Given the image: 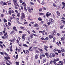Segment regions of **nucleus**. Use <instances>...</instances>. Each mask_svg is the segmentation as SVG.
Segmentation results:
<instances>
[{
    "instance_id": "obj_1",
    "label": "nucleus",
    "mask_w": 65,
    "mask_h": 65,
    "mask_svg": "<svg viewBox=\"0 0 65 65\" xmlns=\"http://www.w3.org/2000/svg\"><path fill=\"white\" fill-rule=\"evenodd\" d=\"M13 2L14 4V5L15 6H18V7H19V5L17 3V0H13Z\"/></svg>"
},
{
    "instance_id": "obj_2",
    "label": "nucleus",
    "mask_w": 65,
    "mask_h": 65,
    "mask_svg": "<svg viewBox=\"0 0 65 65\" xmlns=\"http://www.w3.org/2000/svg\"><path fill=\"white\" fill-rule=\"evenodd\" d=\"M55 57V54L54 53H51L50 54L49 57L50 58H52L53 57Z\"/></svg>"
},
{
    "instance_id": "obj_3",
    "label": "nucleus",
    "mask_w": 65,
    "mask_h": 65,
    "mask_svg": "<svg viewBox=\"0 0 65 65\" xmlns=\"http://www.w3.org/2000/svg\"><path fill=\"white\" fill-rule=\"evenodd\" d=\"M25 15L24 13L23 12H22L21 13V19L22 20H23V19H24V18H25Z\"/></svg>"
},
{
    "instance_id": "obj_4",
    "label": "nucleus",
    "mask_w": 65,
    "mask_h": 65,
    "mask_svg": "<svg viewBox=\"0 0 65 65\" xmlns=\"http://www.w3.org/2000/svg\"><path fill=\"white\" fill-rule=\"evenodd\" d=\"M3 27H7L8 30L9 29V26L7 25V23H5V24H4Z\"/></svg>"
},
{
    "instance_id": "obj_5",
    "label": "nucleus",
    "mask_w": 65,
    "mask_h": 65,
    "mask_svg": "<svg viewBox=\"0 0 65 65\" xmlns=\"http://www.w3.org/2000/svg\"><path fill=\"white\" fill-rule=\"evenodd\" d=\"M49 22L51 23V24H52L53 23H54V20L52 18H50V20H49Z\"/></svg>"
},
{
    "instance_id": "obj_6",
    "label": "nucleus",
    "mask_w": 65,
    "mask_h": 65,
    "mask_svg": "<svg viewBox=\"0 0 65 65\" xmlns=\"http://www.w3.org/2000/svg\"><path fill=\"white\" fill-rule=\"evenodd\" d=\"M44 49L45 51H48V50L47 49L48 48V46H46V45H44Z\"/></svg>"
},
{
    "instance_id": "obj_7",
    "label": "nucleus",
    "mask_w": 65,
    "mask_h": 65,
    "mask_svg": "<svg viewBox=\"0 0 65 65\" xmlns=\"http://www.w3.org/2000/svg\"><path fill=\"white\" fill-rule=\"evenodd\" d=\"M52 35H53V36H55L56 35V31L55 30H54L52 32Z\"/></svg>"
},
{
    "instance_id": "obj_8",
    "label": "nucleus",
    "mask_w": 65,
    "mask_h": 65,
    "mask_svg": "<svg viewBox=\"0 0 65 65\" xmlns=\"http://www.w3.org/2000/svg\"><path fill=\"white\" fill-rule=\"evenodd\" d=\"M51 15V13L47 12L46 13V16L47 17H48L49 16Z\"/></svg>"
},
{
    "instance_id": "obj_9",
    "label": "nucleus",
    "mask_w": 65,
    "mask_h": 65,
    "mask_svg": "<svg viewBox=\"0 0 65 65\" xmlns=\"http://www.w3.org/2000/svg\"><path fill=\"white\" fill-rule=\"evenodd\" d=\"M49 37L50 38V39H52V38H53L54 36H53L52 34L50 35L49 36Z\"/></svg>"
},
{
    "instance_id": "obj_10",
    "label": "nucleus",
    "mask_w": 65,
    "mask_h": 65,
    "mask_svg": "<svg viewBox=\"0 0 65 65\" xmlns=\"http://www.w3.org/2000/svg\"><path fill=\"white\" fill-rule=\"evenodd\" d=\"M47 57V58H49V54L47 53H46L44 54Z\"/></svg>"
},
{
    "instance_id": "obj_11",
    "label": "nucleus",
    "mask_w": 65,
    "mask_h": 65,
    "mask_svg": "<svg viewBox=\"0 0 65 65\" xmlns=\"http://www.w3.org/2000/svg\"><path fill=\"white\" fill-rule=\"evenodd\" d=\"M26 34H23L22 36V39H24V40H25V36H26Z\"/></svg>"
},
{
    "instance_id": "obj_12",
    "label": "nucleus",
    "mask_w": 65,
    "mask_h": 65,
    "mask_svg": "<svg viewBox=\"0 0 65 65\" xmlns=\"http://www.w3.org/2000/svg\"><path fill=\"white\" fill-rule=\"evenodd\" d=\"M27 10L28 11H29V12L31 13V12H32V11H31V9H30V7H28L27 8Z\"/></svg>"
},
{
    "instance_id": "obj_13",
    "label": "nucleus",
    "mask_w": 65,
    "mask_h": 65,
    "mask_svg": "<svg viewBox=\"0 0 65 65\" xmlns=\"http://www.w3.org/2000/svg\"><path fill=\"white\" fill-rule=\"evenodd\" d=\"M39 55L38 54H37L36 55H35V59H37L38 58V56Z\"/></svg>"
},
{
    "instance_id": "obj_14",
    "label": "nucleus",
    "mask_w": 65,
    "mask_h": 65,
    "mask_svg": "<svg viewBox=\"0 0 65 65\" xmlns=\"http://www.w3.org/2000/svg\"><path fill=\"white\" fill-rule=\"evenodd\" d=\"M38 24L37 23H35V24H34V27H36V28L37 27H38Z\"/></svg>"
},
{
    "instance_id": "obj_15",
    "label": "nucleus",
    "mask_w": 65,
    "mask_h": 65,
    "mask_svg": "<svg viewBox=\"0 0 65 65\" xmlns=\"http://www.w3.org/2000/svg\"><path fill=\"white\" fill-rule=\"evenodd\" d=\"M60 61V59L59 58H56L54 59V61L55 62H57V61Z\"/></svg>"
},
{
    "instance_id": "obj_16",
    "label": "nucleus",
    "mask_w": 65,
    "mask_h": 65,
    "mask_svg": "<svg viewBox=\"0 0 65 65\" xmlns=\"http://www.w3.org/2000/svg\"><path fill=\"white\" fill-rule=\"evenodd\" d=\"M13 30L15 31H17V28H16V27H15V26H14L13 27Z\"/></svg>"
},
{
    "instance_id": "obj_17",
    "label": "nucleus",
    "mask_w": 65,
    "mask_h": 65,
    "mask_svg": "<svg viewBox=\"0 0 65 65\" xmlns=\"http://www.w3.org/2000/svg\"><path fill=\"white\" fill-rule=\"evenodd\" d=\"M4 5H7V4L5 2H3V4H2V6H3Z\"/></svg>"
},
{
    "instance_id": "obj_18",
    "label": "nucleus",
    "mask_w": 65,
    "mask_h": 65,
    "mask_svg": "<svg viewBox=\"0 0 65 65\" xmlns=\"http://www.w3.org/2000/svg\"><path fill=\"white\" fill-rule=\"evenodd\" d=\"M6 35H7V32H6L5 34H4V36L6 38L7 37V36H6Z\"/></svg>"
},
{
    "instance_id": "obj_19",
    "label": "nucleus",
    "mask_w": 65,
    "mask_h": 65,
    "mask_svg": "<svg viewBox=\"0 0 65 65\" xmlns=\"http://www.w3.org/2000/svg\"><path fill=\"white\" fill-rule=\"evenodd\" d=\"M64 39H65V37L64 36H63V37H62L61 38V41H63Z\"/></svg>"
},
{
    "instance_id": "obj_20",
    "label": "nucleus",
    "mask_w": 65,
    "mask_h": 65,
    "mask_svg": "<svg viewBox=\"0 0 65 65\" xmlns=\"http://www.w3.org/2000/svg\"><path fill=\"white\" fill-rule=\"evenodd\" d=\"M28 19L30 21H32V19H30L31 18V16H30L29 15L28 16Z\"/></svg>"
},
{
    "instance_id": "obj_21",
    "label": "nucleus",
    "mask_w": 65,
    "mask_h": 65,
    "mask_svg": "<svg viewBox=\"0 0 65 65\" xmlns=\"http://www.w3.org/2000/svg\"><path fill=\"white\" fill-rule=\"evenodd\" d=\"M27 55H29V51L27 50H26L25 51Z\"/></svg>"
},
{
    "instance_id": "obj_22",
    "label": "nucleus",
    "mask_w": 65,
    "mask_h": 65,
    "mask_svg": "<svg viewBox=\"0 0 65 65\" xmlns=\"http://www.w3.org/2000/svg\"><path fill=\"white\" fill-rule=\"evenodd\" d=\"M45 31L44 30H43L42 31V35H45V34H44V33H45Z\"/></svg>"
},
{
    "instance_id": "obj_23",
    "label": "nucleus",
    "mask_w": 65,
    "mask_h": 65,
    "mask_svg": "<svg viewBox=\"0 0 65 65\" xmlns=\"http://www.w3.org/2000/svg\"><path fill=\"white\" fill-rule=\"evenodd\" d=\"M22 4L23 5V6H26V3H25L23 2Z\"/></svg>"
},
{
    "instance_id": "obj_24",
    "label": "nucleus",
    "mask_w": 65,
    "mask_h": 65,
    "mask_svg": "<svg viewBox=\"0 0 65 65\" xmlns=\"http://www.w3.org/2000/svg\"><path fill=\"white\" fill-rule=\"evenodd\" d=\"M8 13L9 14H10V15H11V13L12 12L11 10H9L8 11Z\"/></svg>"
},
{
    "instance_id": "obj_25",
    "label": "nucleus",
    "mask_w": 65,
    "mask_h": 65,
    "mask_svg": "<svg viewBox=\"0 0 65 65\" xmlns=\"http://www.w3.org/2000/svg\"><path fill=\"white\" fill-rule=\"evenodd\" d=\"M56 13L57 15H58V16H60V12H59L58 11H57L56 12Z\"/></svg>"
},
{
    "instance_id": "obj_26",
    "label": "nucleus",
    "mask_w": 65,
    "mask_h": 65,
    "mask_svg": "<svg viewBox=\"0 0 65 65\" xmlns=\"http://www.w3.org/2000/svg\"><path fill=\"white\" fill-rule=\"evenodd\" d=\"M24 8L25 11L27 12V9H26V6H24Z\"/></svg>"
},
{
    "instance_id": "obj_27",
    "label": "nucleus",
    "mask_w": 65,
    "mask_h": 65,
    "mask_svg": "<svg viewBox=\"0 0 65 65\" xmlns=\"http://www.w3.org/2000/svg\"><path fill=\"white\" fill-rule=\"evenodd\" d=\"M15 38L14 37L13 38V39H12V41L13 42H14L15 41Z\"/></svg>"
},
{
    "instance_id": "obj_28",
    "label": "nucleus",
    "mask_w": 65,
    "mask_h": 65,
    "mask_svg": "<svg viewBox=\"0 0 65 65\" xmlns=\"http://www.w3.org/2000/svg\"><path fill=\"white\" fill-rule=\"evenodd\" d=\"M53 5L54 7H56V8H57V5L55 3H54L53 4Z\"/></svg>"
},
{
    "instance_id": "obj_29",
    "label": "nucleus",
    "mask_w": 65,
    "mask_h": 65,
    "mask_svg": "<svg viewBox=\"0 0 65 65\" xmlns=\"http://www.w3.org/2000/svg\"><path fill=\"white\" fill-rule=\"evenodd\" d=\"M8 25L9 26H10H10H11V23H10V22H8Z\"/></svg>"
},
{
    "instance_id": "obj_30",
    "label": "nucleus",
    "mask_w": 65,
    "mask_h": 65,
    "mask_svg": "<svg viewBox=\"0 0 65 65\" xmlns=\"http://www.w3.org/2000/svg\"><path fill=\"white\" fill-rule=\"evenodd\" d=\"M55 39H56V37H54L53 39V42H54L55 41Z\"/></svg>"
},
{
    "instance_id": "obj_31",
    "label": "nucleus",
    "mask_w": 65,
    "mask_h": 65,
    "mask_svg": "<svg viewBox=\"0 0 65 65\" xmlns=\"http://www.w3.org/2000/svg\"><path fill=\"white\" fill-rule=\"evenodd\" d=\"M33 34H31L29 36L30 38L32 39V38H33Z\"/></svg>"
},
{
    "instance_id": "obj_32",
    "label": "nucleus",
    "mask_w": 65,
    "mask_h": 65,
    "mask_svg": "<svg viewBox=\"0 0 65 65\" xmlns=\"http://www.w3.org/2000/svg\"><path fill=\"white\" fill-rule=\"evenodd\" d=\"M46 59H44L43 61V63H45V62H46Z\"/></svg>"
},
{
    "instance_id": "obj_33",
    "label": "nucleus",
    "mask_w": 65,
    "mask_h": 65,
    "mask_svg": "<svg viewBox=\"0 0 65 65\" xmlns=\"http://www.w3.org/2000/svg\"><path fill=\"white\" fill-rule=\"evenodd\" d=\"M38 20H39V21H42V19H41V18H40V17H39V18H38Z\"/></svg>"
},
{
    "instance_id": "obj_34",
    "label": "nucleus",
    "mask_w": 65,
    "mask_h": 65,
    "mask_svg": "<svg viewBox=\"0 0 65 65\" xmlns=\"http://www.w3.org/2000/svg\"><path fill=\"white\" fill-rule=\"evenodd\" d=\"M23 45L24 46H25V47H28V46L26 44H23Z\"/></svg>"
},
{
    "instance_id": "obj_35",
    "label": "nucleus",
    "mask_w": 65,
    "mask_h": 65,
    "mask_svg": "<svg viewBox=\"0 0 65 65\" xmlns=\"http://www.w3.org/2000/svg\"><path fill=\"white\" fill-rule=\"evenodd\" d=\"M14 30H12L10 33V34L11 35H12V34H13V33H14Z\"/></svg>"
},
{
    "instance_id": "obj_36",
    "label": "nucleus",
    "mask_w": 65,
    "mask_h": 65,
    "mask_svg": "<svg viewBox=\"0 0 65 65\" xmlns=\"http://www.w3.org/2000/svg\"><path fill=\"white\" fill-rule=\"evenodd\" d=\"M20 13H18L17 14V16L18 17L20 18Z\"/></svg>"
},
{
    "instance_id": "obj_37",
    "label": "nucleus",
    "mask_w": 65,
    "mask_h": 65,
    "mask_svg": "<svg viewBox=\"0 0 65 65\" xmlns=\"http://www.w3.org/2000/svg\"><path fill=\"white\" fill-rule=\"evenodd\" d=\"M60 65H64V62H63V61H62L61 62L60 64Z\"/></svg>"
},
{
    "instance_id": "obj_38",
    "label": "nucleus",
    "mask_w": 65,
    "mask_h": 65,
    "mask_svg": "<svg viewBox=\"0 0 65 65\" xmlns=\"http://www.w3.org/2000/svg\"><path fill=\"white\" fill-rule=\"evenodd\" d=\"M4 53L5 55L6 56H8V54L7 53H6V52H4Z\"/></svg>"
},
{
    "instance_id": "obj_39",
    "label": "nucleus",
    "mask_w": 65,
    "mask_h": 65,
    "mask_svg": "<svg viewBox=\"0 0 65 65\" xmlns=\"http://www.w3.org/2000/svg\"><path fill=\"white\" fill-rule=\"evenodd\" d=\"M57 51L58 52V53H59V54H60V53H61V51L57 49Z\"/></svg>"
},
{
    "instance_id": "obj_40",
    "label": "nucleus",
    "mask_w": 65,
    "mask_h": 65,
    "mask_svg": "<svg viewBox=\"0 0 65 65\" xmlns=\"http://www.w3.org/2000/svg\"><path fill=\"white\" fill-rule=\"evenodd\" d=\"M60 20L61 21V22H63V24L64 25H65V21L64 20Z\"/></svg>"
},
{
    "instance_id": "obj_41",
    "label": "nucleus",
    "mask_w": 65,
    "mask_h": 65,
    "mask_svg": "<svg viewBox=\"0 0 65 65\" xmlns=\"http://www.w3.org/2000/svg\"><path fill=\"white\" fill-rule=\"evenodd\" d=\"M32 48V47H30L29 49L28 50V51H33V50H31Z\"/></svg>"
},
{
    "instance_id": "obj_42",
    "label": "nucleus",
    "mask_w": 65,
    "mask_h": 65,
    "mask_svg": "<svg viewBox=\"0 0 65 65\" xmlns=\"http://www.w3.org/2000/svg\"><path fill=\"white\" fill-rule=\"evenodd\" d=\"M39 11H40V12H41V11H42V8H40L39 9Z\"/></svg>"
},
{
    "instance_id": "obj_43",
    "label": "nucleus",
    "mask_w": 65,
    "mask_h": 65,
    "mask_svg": "<svg viewBox=\"0 0 65 65\" xmlns=\"http://www.w3.org/2000/svg\"><path fill=\"white\" fill-rule=\"evenodd\" d=\"M41 4L43 5H44V1H43L41 3Z\"/></svg>"
},
{
    "instance_id": "obj_44",
    "label": "nucleus",
    "mask_w": 65,
    "mask_h": 65,
    "mask_svg": "<svg viewBox=\"0 0 65 65\" xmlns=\"http://www.w3.org/2000/svg\"><path fill=\"white\" fill-rule=\"evenodd\" d=\"M61 51L62 52H64V48H61Z\"/></svg>"
},
{
    "instance_id": "obj_45",
    "label": "nucleus",
    "mask_w": 65,
    "mask_h": 65,
    "mask_svg": "<svg viewBox=\"0 0 65 65\" xmlns=\"http://www.w3.org/2000/svg\"><path fill=\"white\" fill-rule=\"evenodd\" d=\"M35 51H36V52L37 53H39V51H38V50H36Z\"/></svg>"
},
{
    "instance_id": "obj_46",
    "label": "nucleus",
    "mask_w": 65,
    "mask_h": 65,
    "mask_svg": "<svg viewBox=\"0 0 65 65\" xmlns=\"http://www.w3.org/2000/svg\"><path fill=\"white\" fill-rule=\"evenodd\" d=\"M19 1L20 3H22L23 2V0H19Z\"/></svg>"
},
{
    "instance_id": "obj_47",
    "label": "nucleus",
    "mask_w": 65,
    "mask_h": 65,
    "mask_svg": "<svg viewBox=\"0 0 65 65\" xmlns=\"http://www.w3.org/2000/svg\"><path fill=\"white\" fill-rule=\"evenodd\" d=\"M4 22L5 23V22H7V20H6L5 19V18H4Z\"/></svg>"
},
{
    "instance_id": "obj_48",
    "label": "nucleus",
    "mask_w": 65,
    "mask_h": 65,
    "mask_svg": "<svg viewBox=\"0 0 65 65\" xmlns=\"http://www.w3.org/2000/svg\"><path fill=\"white\" fill-rule=\"evenodd\" d=\"M62 4L63 5V6H64L65 7V3L64 2H62Z\"/></svg>"
},
{
    "instance_id": "obj_49",
    "label": "nucleus",
    "mask_w": 65,
    "mask_h": 65,
    "mask_svg": "<svg viewBox=\"0 0 65 65\" xmlns=\"http://www.w3.org/2000/svg\"><path fill=\"white\" fill-rule=\"evenodd\" d=\"M33 35H34V36H35V37L37 36V37H38V36H39L38 35H37L35 34H33Z\"/></svg>"
},
{
    "instance_id": "obj_50",
    "label": "nucleus",
    "mask_w": 65,
    "mask_h": 65,
    "mask_svg": "<svg viewBox=\"0 0 65 65\" xmlns=\"http://www.w3.org/2000/svg\"><path fill=\"white\" fill-rule=\"evenodd\" d=\"M50 64H53V60H51L50 61Z\"/></svg>"
},
{
    "instance_id": "obj_51",
    "label": "nucleus",
    "mask_w": 65,
    "mask_h": 65,
    "mask_svg": "<svg viewBox=\"0 0 65 65\" xmlns=\"http://www.w3.org/2000/svg\"><path fill=\"white\" fill-rule=\"evenodd\" d=\"M16 64L17 65H19V62L16 61L15 62Z\"/></svg>"
},
{
    "instance_id": "obj_52",
    "label": "nucleus",
    "mask_w": 65,
    "mask_h": 65,
    "mask_svg": "<svg viewBox=\"0 0 65 65\" xmlns=\"http://www.w3.org/2000/svg\"><path fill=\"white\" fill-rule=\"evenodd\" d=\"M1 54L2 55H3V56H4V53L3 52H0Z\"/></svg>"
},
{
    "instance_id": "obj_53",
    "label": "nucleus",
    "mask_w": 65,
    "mask_h": 65,
    "mask_svg": "<svg viewBox=\"0 0 65 65\" xmlns=\"http://www.w3.org/2000/svg\"><path fill=\"white\" fill-rule=\"evenodd\" d=\"M3 35V32H0V36H2Z\"/></svg>"
},
{
    "instance_id": "obj_54",
    "label": "nucleus",
    "mask_w": 65,
    "mask_h": 65,
    "mask_svg": "<svg viewBox=\"0 0 65 65\" xmlns=\"http://www.w3.org/2000/svg\"><path fill=\"white\" fill-rule=\"evenodd\" d=\"M16 41H17L18 43H20V42H19V40L18 39L16 40Z\"/></svg>"
},
{
    "instance_id": "obj_55",
    "label": "nucleus",
    "mask_w": 65,
    "mask_h": 65,
    "mask_svg": "<svg viewBox=\"0 0 65 65\" xmlns=\"http://www.w3.org/2000/svg\"><path fill=\"white\" fill-rule=\"evenodd\" d=\"M48 65V62H47L46 63V64H44L43 65Z\"/></svg>"
},
{
    "instance_id": "obj_56",
    "label": "nucleus",
    "mask_w": 65,
    "mask_h": 65,
    "mask_svg": "<svg viewBox=\"0 0 65 65\" xmlns=\"http://www.w3.org/2000/svg\"><path fill=\"white\" fill-rule=\"evenodd\" d=\"M39 14H40V15H44V13H39Z\"/></svg>"
},
{
    "instance_id": "obj_57",
    "label": "nucleus",
    "mask_w": 65,
    "mask_h": 65,
    "mask_svg": "<svg viewBox=\"0 0 65 65\" xmlns=\"http://www.w3.org/2000/svg\"><path fill=\"white\" fill-rule=\"evenodd\" d=\"M62 57H65V55H64V53H62Z\"/></svg>"
},
{
    "instance_id": "obj_58",
    "label": "nucleus",
    "mask_w": 65,
    "mask_h": 65,
    "mask_svg": "<svg viewBox=\"0 0 65 65\" xmlns=\"http://www.w3.org/2000/svg\"><path fill=\"white\" fill-rule=\"evenodd\" d=\"M4 14H1V17H4Z\"/></svg>"
},
{
    "instance_id": "obj_59",
    "label": "nucleus",
    "mask_w": 65,
    "mask_h": 65,
    "mask_svg": "<svg viewBox=\"0 0 65 65\" xmlns=\"http://www.w3.org/2000/svg\"><path fill=\"white\" fill-rule=\"evenodd\" d=\"M57 36H60V34L59 33H57L56 34Z\"/></svg>"
},
{
    "instance_id": "obj_60",
    "label": "nucleus",
    "mask_w": 65,
    "mask_h": 65,
    "mask_svg": "<svg viewBox=\"0 0 65 65\" xmlns=\"http://www.w3.org/2000/svg\"><path fill=\"white\" fill-rule=\"evenodd\" d=\"M51 23L50 22H48L47 23V24H48V25H51Z\"/></svg>"
},
{
    "instance_id": "obj_61",
    "label": "nucleus",
    "mask_w": 65,
    "mask_h": 65,
    "mask_svg": "<svg viewBox=\"0 0 65 65\" xmlns=\"http://www.w3.org/2000/svg\"><path fill=\"white\" fill-rule=\"evenodd\" d=\"M56 61H53V62L54 64H55V65H57V63H56V62H55Z\"/></svg>"
},
{
    "instance_id": "obj_62",
    "label": "nucleus",
    "mask_w": 65,
    "mask_h": 65,
    "mask_svg": "<svg viewBox=\"0 0 65 65\" xmlns=\"http://www.w3.org/2000/svg\"><path fill=\"white\" fill-rule=\"evenodd\" d=\"M44 26L45 27V28L47 27V25L45 24L44 25Z\"/></svg>"
},
{
    "instance_id": "obj_63",
    "label": "nucleus",
    "mask_w": 65,
    "mask_h": 65,
    "mask_svg": "<svg viewBox=\"0 0 65 65\" xmlns=\"http://www.w3.org/2000/svg\"><path fill=\"white\" fill-rule=\"evenodd\" d=\"M20 46H22V43H20L19 44Z\"/></svg>"
},
{
    "instance_id": "obj_64",
    "label": "nucleus",
    "mask_w": 65,
    "mask_h": 65,
    "mask_svg": "<svg viewBox=\"0 0 65 65\" xmlns=\"http://www.w3.org/2000/svg\"><path fill=\"white\" fill-rule=\"evenodd\" d=\"M0 46L1 47V48H4L3 46L2 45L0 44Z\"/></svg>"
}]
</instances>
